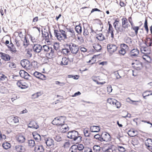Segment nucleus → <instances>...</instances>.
<instances>
[{"mask_svg": "<svg viewBox=\"0 0 152 152\" xmlns=\"http://www.w3.org/2000/svg\"><path fill=\"white\" fill-rule=\"evenodd\" d=\"M96 38L100 41H103L105 39L104 36L102 34H97L96 35Z\"/></svg>", "mask_w": 152, "mask_h": 152, "instance_id": "nucleus-29", "label": "nucleus"}, {"mask_svg": "<svg viewBox=\"0 0 152 152\" xmlns=\"http://www.w3.org/2000/svg\"><path fill=\"white\" fill-rule=\"evenodd\" d=\"M11 122H13L15 123L18 122L19 120L18 117H13L11 118Z\"/></svg>", "mask_w": 152, "mask_h": 152, "instance_id": "nucleus-48", "label": "nucleus"}, {"mask_svg": "<svg viewBox=\"0 0 152 152\" xmlns=\"http://www.w3.org/2000/svg\"><path fill=\"white\" fill-rule=\"evenodd\" d=\"M120 71V70H119L115 72V75L117 79H118L122 77L120 76L118 72V71Z\"/></svg>", "mask_w": 152, "mask_h": 152, "instance_id": "nucleus-55", "label": "nucleus"}, {"mask_svg": "<svg viewBox=\"0 0 152 152\" xmlns=\"http://www.w3.org/2000/svg\"><path fill=\"white\" fill-rule=\"evenodd\" d=\"M33 75L36 77L42 80H45L46 78L45 75L37 71L35 72Z\"/></svg>", "mask_w": 152, "mask_h": 152, "instance_id": "nucleus-9", "label": "nucleus"}, {"mask_svg": "<svg viewBox=\"0 0 152 152\" xmlns=\"http://www.w3.org/2000/svg\"><path fill=\"white\" fill-rule=\"evenodd\" d=\"M68 60L65 57H63L61 62V64L62 65H66L68 64Z\"/></svg>", "mask_w": 152, "mask_h": 152, "instance_id": "nucleus-25", "label": "nucleus"}, {"mask_svg": "<svg viewBox=\"0 0 152 152\" xmlns=\"http://www.w3.org/2000/svg\"><path fill=\"white\" fill-rule=\"evenodd\" d=\"M11 46L12 47L8 46V48H10V50L12 52L15 53L17 51L15 48L14 47V45L12 43H11Z\"/></svg>", "mask_w": 152, "mask_h": 152, "instance_id": "nucleus-47", "label": "nucleus"}, {"mask_svg": "<svg viewBox=\"0 0 152 152\" xmlns=\"http://www.w3.org/2000/svg\"><path fill=\"white\" fill-rule=\"evenodd\" d=\"M9 67L11 68L16 67V65L14 62H9Z\"/></svg>", "mask_w": 152, "mask_h": 152, "instance_id": "nucleus-62", "label": "nucleus"}, {"mask_svg": "<svg viewBox=\"0 0 152 152\" xmlns=\"http://www.w3.org/2000/svg\"><path fill=\"white\" fill-rule=\"evenodd\" d=\"M59 31L61 34L64 39H67L66 33L65 31L61 29H59Z\"/></svg>", "mask_w": 152, "mask_h": 152, "instance_id": "nucleus-37", "label": "nucleus"}, {"mask_svg": "<svg viewBox=\"0 0 152 152\" xmlns=\"http://www.w3.org/2000/svg\"><path fill=\"white\" fill-rule=\"evenodd\" d=\"M144 27L146 31V33L148 34L149 31V29L148 25V20L146 18H145L144 24Z\"/></svg>", "mask_w": 152, "mask_h": 152, "instance_id": "nucleus-34", "label": "nucleus"}, {"mask_svg": "<svg viewBox=\"0 0 152 152\" xmlns=\"http://www.w3.org/2000/svg\"><path fill=\"white\" fill-rule=\"evenodd\" d=\"M1 58L5 61H8L10 59V56L2 52H0Z\"/></svg>", "mask_w": 152, "mask_h": 152, "instance_id": "nucleus-14", "label": "nucleus"}, {"mask_svg": "<svg viewBox=\"0 0 152 152\" xmlns=\"http://www.w3.org/2000/svg\"><path fill=\"white\" fill-rule=\"evenodd\" d=\"M131 64L132 67L137 70H140L142 68V63L137 60H133Z\"/></svg>", "mask_w": 152, "mask_h": 152, "instance_id": "nucleus-4", "label": "nucleus"}, {"mask_svg": "<svg viewBox=\"0 0 152 152\" xmlns=\"http://www.w3.org/2000/svg\"><path fill=\"white\" fill-rule=\"evenodd\" d=\"M54 139L55 140L58 142H59L61 140V137L58 135L55 136V137H54Z\"/></svg>", "mask_w": 152, "mask_h": 152, "instance_id": "nucleus-60", "label": "nucleus"}, {"mask_svg": "<svg viewBox=\"0 0 152 152\" xmlns=\"http://www.w3.org/2000/svg\"><path fill=\"white\" fill-rule=\"evenodd\" d=\"M128 134L130 137H134L137 135V132L133 129H131L129 131Z\"/></svg>", "mask_w": 152, "mask_h": 152, "instance_id": "nucleus-22", "label": "nucleus"}, {"mask_svg": "<svg viewBox=\"0 0 152 152\" xmlns=\"http://www.w3.org/2000/svg\"><path fill=\"white\" fill-rule=\"evenodd\" d=\"M125 42L129 45L132 43V39L129 37H127L125 39Z\"/></svg>", "mask_w": 152, "mask_h": 152, "instance_id": "nucleus-50", "label": "nucleus"}, {"mask_svg": "<svg viewBox=\"0 0 152 152\" xmlns=\"http://www.w3.org/2000/svg\"><path fill=\"white\" fill-rule=\"evenodd\" d=\"M116 101V100L113 98H109L107 99V101L108 103L113 106Z\"/></svg>", "mask_w": 152, "mask_h": 152, "instance_id": "nucleus-33", "label": "nucleus"}, {"mask_svg": "<svg viewBox=\"0 0 152 152\" xmlns=\"http://www.w3.org/2000/svg\"><path fill=\"white\" fill-rule=\"evenodd\" d=\"M67 136L68 138L72 139L74 141L78 140V142H80L81 140V137L79 136L77 131L74 130L69 132Z\"/></svg>", "mask_w": 152, "mask_h": 152, "instance_id": "nucleus-1", "label": "nucleus"}, {"mask_svg": "<svg viewBox=\"0 0 152 152\" xmlns=\"http://www.w3.org/2000/svg\"><path fill=\"white\" fill-rule=\"evenodd\" d=\"M22 41H23V45L25 47H27L29 44V41L27 40L26 36L24 37V39Z\"/></svg>", "mask_w": 152, "mask_h": 152, "instance_id": "nucleus-44", "label": "nucleus"}, {"mask_svg": "<svg viewBox=\"0 0 152 152\" xmlns=\"http://www.w3.org/2000/svg\"><path fill=\"white\" fill-rule=\"evenodd\" d=\"M122 26H124L126 28H128V27L129 26V24L127 19L125 18H123L122 19Z\"/></svg>", "mask_w": 152, "mask_h": 152, "instance_id": "nucleus-20", "label": "nucleus"}, {"mask_svg": "<svg viewBox=\"0 0 152 152\" xmlns=\"http://www.w3.org/2000/svg\"><path fill=\"white\" fill-rule=\"evenodd\" d=\"M54 50L52 48L50 47V51L48 52L49 55L51 57H52L54 56Z\"/></svg>", "mask_w": 152, "mask_h": 152, "instance_id": "nucleus-57", "label": "nucleus"}, {"mask_svg": "<svg viewBox=\"0 0 152 152\" xmlns=\"http://www.w3.org/2000/svg\"><path fill=\"white\" fill-rule=\"evenodd\" d=\"M102 142H107L111 140V137L109 134L107 132L102 133L101 134Z\"/></svg>", "mask_w": 152, "mask_h": 152, "instance_id": "nucleus-6", "label": "nucleus"}, {"mask_svg": "<svg viewBox=\"0 0 152 152\" xmlns=\"http://www.w3.org/2000/svg\"><path fill=\"white\" fill-rule=\"evenodd\" d=\"M144 144L146 148L150 150H152V139L148 138L144 141Z\"/></svg>", "mask_w": 152, "mask_h": 152, "instance_id": "nucleus-5", "label": "nucleus"}, {"mask_svg": "<svg viewBox=\"0 0 152 152\" xmlns=\"http://www.w3.org/2000/svg\"><path fill=\"white\" fill-rule=\"evenodd\" d=\"M17 140L20 143H23L25 141V138L23 136L20 135L18 136Z\"/></svg>", "mask_w": 152, "mask_h": 152, "instance_id": "nucleus-30", "label": "nucleus"}, {"mask_svg": "<svg viewBox=\"0 0 152 152\" xmlns=\"http://www.w3.org/2000/svg\"><path fill=\"white\" fill-rule=\"evenodd\" d=\"M94 137L98 140V141H99V142H102V136H101V135L100 136L99 134H96L94 136Z\"/></svg>", "mask_w": 152, "mask_h": 152, "instance_id": "nucleus-49", "label": "nucleus"}, {"mask_svg": "<svg viewBox=\"0 0 152 152\" xmlns=\"http://www.w3.org/2000/svg\"><path fill=\"white\" fill-rule=\"evenodd\" d=\"M145 54H149L151 52V50L148 47H145Z\"/></svg>", "mask_w": 152, "mask_h": 152, "instance_id": "nucleus-58", "label": "nucleus"}, {"mask_svg": "<svg viewBox=\"0 0 152 152\" xmlns=\"http://www.w3.org/2000/svg\"><path fill=\"white\" fill-rule=\"evenodd\" d=\"M127 101L130 103L131 104H132L135 105L137 104V102H139V101H135L131 100L129 98H128L127 99Z\"/></svg>", "mask_w": 152, "mask_h": 152, "instance_id": "nucleus-46", "label": "nucleus"}, {"mask_svg": "<svg viewBox=\"0 0 152 152\" xmlns=\"http://www.w3.org/2000/svg\"><path fill=\"white\" fill-rule=\"evenodd\" d=\"M75 30L76 32L79 34L82 32V28L80 25L76 26L75 28Z\"/></svg>", "mask_w": 152, "mask_h": 152, "instance_id": "nucleus-38", "label": "nucleus"}, {"mask_svg": "<svg viewBox=\"0 0 152 152\" xmlns=\"http://www.w3.org/2000/svg\"><path fill=\"white\" fill-rule=\"evenodd\" d=\"M117 149L121 152H124L125 151V149L124 147L122 146H118Z\"/></svg>", "mask_w": 152, "mask_h": 152, "instance_id": "nucleus-54", "label": "nucleus"}, {"mask_svg": "<svg viewBox=\"0 0 152 152\" xmlns=\"http://www.w3.org/2000/svg\"><path fill=\"white\" fill-rule=\"evenodd\" d=\"M109 27L108 30V33H110L112 30L113 31V28L112 26L110 23H109Z\"/></svg>", "mask_w": 152, "mask_h": 152, "instance_id": "nucleus-61", "label": "nucleus"}, {"mask_svg": "<svg viewBox=\"0 0 152 152\" xmlns=\"http://www.w3.org/2000/svg\"><path fill=\"white\" fill-rule=\"evenodd\" d=\"M60 128V131L62 133H65L68 131L69 129V127L67 124H63L61 125Z\"/></svg>", "mask_w": 152, "mask_h": 152, "instance_id": "nucleus-13", "label": "nucleus"}, {"mask_svg": "<svg viewBox=\"0 0 152 152\" xmlns=\"http://www.w3.org/2000/svg\"><path fill=\"white\" fill-rule=\"evenodd\" d=\"M76 145H72L69 149V151L70 152H77L78 151Z\"/></svg>", "mask_w": 152, "mask_h": 152, "instance_id": "nucleus-32", "label": "nucleus"}, {"mask_svg": "<svg viewBox=\"0 0 152 152\" xmlns=\"http://www.w3.org/2000/svg\"><path fill=\"white\" fill-rule=\"evenodd\" d=\"M119 53L122 55H124L126 53V51L125 49L122 48H121V49L119 50Z\"/></svg>", "mask_w": 152, "mask_h": 152, "instance_id": "nucleus-59", "label": "nucleus"}, {"mask_svg": "<svg viewBox=\"0 0 152 152\" xmlns=\"http://www.w3.org/2000/svg\"><path fill=\"white\" fill-rule=\"evenodd\" d=\"M54 34L55 37L57 38V39L59 40H64L61 34L59 31L57 30H54Z\"/></svg>", "mask_w": 152, "mask_h": 152, "instance_id": "nucleus-12", "label": "nucleus"}, {"mask_svg": "<svg viewBox=\"0 0 152 152\" xmlns=\"http://www.w3.org/2000/svg\"><path fill=\"white\" fill-rule=\"evenodd\" d=\"M77 148L78 151H83L84 149H85L84 146L82 144H79L77 145Z\"/></svg>", "mask_w": 152, "mask_h": 152, "instance_id": "nucleus-40", "label": "nucleus"}, {"mask_svg": "<svg viewBox=\"0 0 152 152\" xmlns=\"http://www.w3.org/2000/svg\"><path fill=\"white\" fill-rule=\"evenodd\" d=\"M34 150L35 152H43L44 150V148L42 145H36L34 147Z\"/></svg>", "mask_w": 152, "mask_h": 152, "instance_id": "nucleus-16", "label": "nucleus"}, {"mask_svg": "<svg viewBox=\"0 0 152 152\" xmlns=\"http://www.w3.org/2000/svg\"><path fill=\"white\" fill-rule=\"evenodd\" d=\"M18 98V97L15 94L12 95L11 98V100L13 102L14 101Z\"/></svg>", "mask_w": 152, "mask_h": 152, "instance_id": "nucleus-64", "label": "nucleus"}, {"mask_svg": "<svg viewBox=\"0 0 152 152\" xmlns=\"http://www.w3.org/2000/svg\"><path fill=\"white\" fill-rule=\"evenodd\" d=\"M45 142L47 146L50 147L54 145L53 140L50 138H48L45 139Z\"/></svg>", "mask_w": 152, "mask_h": 152, "instance_id": "nucleus-11", "label": "nucleus"}, {"mask_svg": "<svg viewBox=\"0 0 152 152\" xmlns=\"http://www.w3.org/2000/svg\"><path fill=\"white\" fill-rule=\"evenodd\" d=\"M126 28V27H125L124 26H122H122L117 28V29L116 30L118 33H120V34H121L123 32H127L128 31V30H125Z\"/></svg>", "mask_w": 152, "mask_h": 152, "instance_id": "nucleus-18", "label": "nucleus"}, {"mask_svg": "<svg viewBox=\"0 0 152 152\" xmlns=\"http://www.w3.org/2000/svg\"><path fill=\"white\" fill-rule=\"evenodd\" d=\"M66 46L69 48L71 53L74 54H77L79 51V48L78 45L76 44L70 43L69 44H66Z\"/></svg>", "mask_w": 152, "mask_h": 152, "instance_id": "nucleus-2", "label": "nucleus"}, {"mask_svg": "<svg viewBox=\"0 0 152 152\" xmlns=\"http://www.w3.org/2000/svg\"><path fill=\"white\" fill-rule=\"evenodd\" d=\"M93 148L94 152H100L101 150V148L99 145H94Z\"/></svg>", "mask_w": 152, "mask_h": 152, "instance_id": "nucleus-26", "label": "nucleus"}, {"mask_svg": "<svg viewBox=\"0 0 152 152\" xmlns=\"http://www.w3.org/2000/svg\"><path fill=\"white\" fill-rule=\"evenodd\" d=\"M83 133L84 135L86 137H89L90 133L86 129H85L83 130Z\"/></svg>", "mask_w": 152, "mask_h": 152, "instance_id": "nucleus-56", "label": "nucleus"}, {"mask_svg": "<svg viewBox=\"0 0 152 152\" xmlns=\"http://www.w3.org/2000/svg\"><path fill=\"white\" fill-rule=\"evenodd\" d=\"M69 32L70 33V37L75 38L76 37L74 30L72 29H69L68 30Z\"/></svg>", "mask_w": 152, "mask_h": 152, "instance_id": "nucleus-42", "label": "nucleus"}, {"mask_svg": "<svg viewBox=\"0 0 152 152\" xmlns=\"http://www.w3.org/2000/svg\"><path fill=\"white\" fill-rule=\"evenodd\" d=\"M28 127L37 129L39 128V126L36 122L34 121H31L28 125Z\"/></svg>", "mask_w": 152, "mask_h": 152, "instance_id": "nucleus-15", "label": "nucleus"}, {"mask_svg": "<svg viewBox=\"0 0 152 152\" xmlns=\"http://www.w3.org/2000/svg\"><path fill=\"white\" fill-rule=\"evenodd\" d=\"M100 130V127L99 126H92L90 128V130L92 132H98Z\"/></svg>", "mask_w": 152, "mask_h": 152, "instance_id": "nucleus-19", "label": "nucleus"}, {"mask_svg": "<svg viewBox=\"0 0 152 152\" xmlns=\"http://www.w3.org/2000/svg\"><path fill=\"white\" fill-rule=\"evenodd\" d=\"M139 53V51L137 49H133L129 53V55L131 57H135L138 56Z\"/></svg>", "mask_w": 152, "mask_h": 152, "instance_id": "nucleus-17", "label": "nucleus"}, {"mask_svg": "<svg viewBox=\"0 0 152 152\" xmlns=\"http://www.w3.org/2000/svg\"><path fill=\"white\" fill-rule=\"evenodd\" d=\"M17 85L21 89H24L27 87V86L23 84L22 82L18 81L17 83Z\"/></svg>", "mask_w": 152, "mask_h": 152, "instance_id": "nucleus-28", "label": "nucleus"}, {"mask_svg": "<svg viewBox=\"0 0 152 152\" xmlns=\"http://www.w3.org/2000/svg\"><path fill=\"white\" fill-rule=\"evenodd\" d=\"M33 136L35 140L37 142H39L41 139V137L40 135L36 132L33 133Z\"/></svg>", "mask_w": 152, "mask_h": 152, "instance_id": "nucleus-21", "label": "nucleus"}, {"mask_svg": "<svg viewBox=\"0 0 152 152\" xmlns=\"http://www.w3.org/2000/svg\"><path fill=\"white\" fill-rule=\"evenodd\" d=\"M65 118L61 116L55 118L52 121V124L54 125L61 126L64 122Z\"/></svg>", "mask_w": 152, "mask_h": 152, "instance_id": "nucleus-3", "label": "nucleus"}, {"mask_svg": "<svg viewBox=\"0 0 152 152\" xmlns=\"http://www.w3.org/2000/svg\"><path fill=\"white\" fill-rule=\"evenodd\" d=\"M50 47H49L46 45H44L42 47V51H43L44 53H48L50 51Z\"/></svg>", "mask_w": 152, "mask_h": 152, "instance_id": "nucleus-23", "label": "nucleus"}, {"mask_svg": "<svg viewBox=\"0 0 152 152\" xmlns=\"http://www.w3.org/2000/svg\"><path fill=\"white\" fill-rule=\"evenodd\" d=\"M59 47V45L57 43H54V45H53V48L54 49L56 50V51H57L58 50Z\"/></svg>", "mask_w": 152, "mask_h": 152, "instance_id": "nucleus-63", "label": "nucleus"}, {"mask_svg": "<svg viewBox=\"0 0 152 152\" xmlns=\"http://www.w3.org/2000/svg\"><path fill=\"white\" fill-rule=\"evenodd\" d=\"M107 48L108 51L111 53L115 52L116 50L117 47L115 45L109 44L107 45Z\"/></svg>", "mask_w": 152, "mask_h": 152, "instance_id": "nucleus-8", "label": "nucleus"}, {"mask_svg": "<svg viewBox=\"0 0 152 152\" xmlns=\"http://www.w3.org/2000/svg\"><path fill=\"white\" fill-rule=\"evenodd\" d=\"M33 48L34 51L35 53H39L42 51V47L40 45H34Z\"/></svg>", "mask_w": 152, "mask_h": 152, "instance_id": "nucleus-10", "label": "nucleus"}, {"mask_svg": "<svg viewBox=\"0 0 152 152\" xmlns=\"http://www.w3.org/2000/svg\"><path fill=\"white\" fill-rule=\"evenodd\" d=\"M20 64L22 67L26 69H29L30 68V62L27 60L24 59L22 60Z\"/></svg>", "mask_w": 152, "mask_h": 152, "instance_id": "nucleus-7", "label": "nucleus"}, {"mask_svg": "<svg viewBox=\"0 0 152 152\" xmlns=\"http://www.w3.org/2000/svg\"><path fill=\"white\" fill-rule=\"evenodd\" d=\"M7 77L2 73H0V80H7Z\"/></svg>", "mask_w": 152, "mask_h": 152, "instance_id": "nucleus-45", "label": "nucleus"}, {"mask_svg": "<svg viewBox=\"0 0 152 152\" xmlns=\"http://www.w3.org/2000/svg\"><path fill=\"white\" fill-rule=\"evenodd\" d=\"M2 146L5 149H7L11 147V145L9 143L6 142L3 144Z\"/></svg>", "mask_w": 152, "mask_h": 152, "instance_id": "nucleus-39", "label": "nucleus"}, {"mask_svg": "<svg viewBox=\"0 0 152 152\" xmlns=\"http://www.w3.org/2000/svg\"><path fill=\"white\" fill-rule=\"evenodd\" d=\"M19 73L20 76L22 77H23L28 74V73L23 70H20Z\"/></svg>", "mask_w": 152, "mask_h": 152, "instance_id": "nucleus-41", "label": "nucleus"}, {"mask_svg": "<svg viewBox=\"0 0 152 152\" xmlns=\"http://www.w3.org/2000/svg\"><path fill=\"white\" fill-rule=\"evenodd\" d=\"M139 143V141L137 138H134L132 139V143L134 145H137Z\"/></svg>", "mask_w": 152, "mask_h": 152, "instance_id": "nucleus-51", "label": "nucleus"}, {"mask_svg": "<svg viewBox=\"0 0 152 152\" xmlns=\"http://www.w3.org/2000/svg\"><path fill=\"white\" fill-rule=\"evenodd\" d=\"M132 29L135 31V34L137 35L138 34V30L139 29V27L137 26H134L131 28Z\"/></svg>", "mask_w": 152, "mask_h": 152, "instance_id": "nucleus-53", "label": "nucleus"}, {"mask_svg": "<svg viewBox=\"0 0 152 152\" xmlns=\"http://www.w3.org/2000/svg\"><path fill=\"white\" fill-rule=\"evenodd\" d=\"M28 146L31 147H34L35 145V141L34 140H28Z\"/></svg>", "mask_w": 152, "mask_h": 152, "instance_id": "nucleus-31", "label": "nucleus"}, {"mask_svg": "<svg viewBox=\"0 0 152 152\" xmlns=\"http://www.w3.org/2000/svg\"><path fill=\"white\" fill-rule=\"evenodd\" d=\"M68 47H67L66 46V45H64V48L62 49L61 52L63 53L64 54L66 55H67L68 53H70V51L69 49L67 48Z\"/></svg>", "mask_w": 152, "mask_h": 152, "instance_id": "nucleus-24", "label": "nucleus"}, {"mask_svg": "<svg viewBox=\"0 0 152 152\" xmlns=\"http://www.w3.org/2000/svg\"><path fill=\"white\" fill-rule=\"evenodd\" d=\"M7 91V88L3 86H0V93L4 94L6 93Z\"/></svg>", "mask_w": 152, "mask_h": 152, "instance_id": "nucleus-35", "label": "nucleus"}, {"mask_svg": "<svg viewBox=\"0 0 152 152\" xmlns=\"http://www.w3.org/2000/svg\"><path fill=\"white\" fill-rule=\"evenodd\" d=\"M151 39L150 38H147L146 41L145 42V44L148 47L151 46L152 42H151Z\"/></svg>", "mask_w": 152, "mask_h": 152, "instance_id": "nucleus-36", "label": "nucleus"}, {"mask_svg": "<svg viewBox=\"0 0 152 152\" xmlns=\"http://www.w3.org/2000/svg\"><path fill=\"white\" fill-rule=\"evenodd\" d=\"M42 33L44 37H45L46 40L48 39H50V37L49 35V33L48 32L44 31V32L42 31Z\"/></svg>", "mask_w": 152, "mask_h": 152, "instance_id": "nucleus-43", "label": "nucleus"}, {"mask_svg": "<svg viewBox=\"0 0 152 152\" xmlns=\"http://www.w3.org/2000/svg\"><path fill=\"white\" fill-rule=\"evenodd\" d=\"M93 47L95 50L98 51L102 49L101 46L99 44H95L93 45Z\"/></svg>", "mask_w": 152, "mask_h": 152, "instance_id": "nucleus-27", "label": "nucleus"}, {"mask_svg": "<svg viewBox=\"0 0 152 152\" xmlns=\"http://www.w3.org/2000/svg\"><path fill=\"white\" fill-rule=\"evenodd\" d=\"M113 106L117 108H119L121 106V104L119 102L116 100V102L114 103V105H113Z\"/></svg>", "mask_w": 152, "mask_h": 152, "instance_id": "nucleus-52", "label": "nucleus"}]
</instances>
